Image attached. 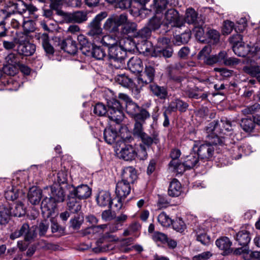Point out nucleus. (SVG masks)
<instances>
[{"instance_id":"1","label":"nucleus","mask_w":260,"mask_h":260,"mask_svg":"<svg viewBox=\"0 0 260 260\" xmlns=\"http://www.w3.org/2000/svg\"><path fill=\"white\" fill-rule=\"evenodd\" d=\"M118 98L121 103L125 105L126 113L134 120L145 121L150 117L149 113L146 109L133 102L127 95L119 93Z\"/></svg>"},{"instance_id":"2","label":"nucleus","mask_w":260,"mask_h":260,"mask_svg":"<svg viewBox=\"0 0 260 260\" xmlns=\"http://www.w3.org/2000/svg\"><path fill=\"white\" fill-rule=\"evenodd\" d=\"M107 16L105 12L98 14L88 25L87 35L92 41L93 44H98L100 39L103 35L102 28L101 27V21Z\"/></svg>"},{"instance_id":"3","label":"nucleus","mask_w":260,"mask_h":260,"mask_svg":"<svg viewBox=\"0 0 260 260\" xmlns=\"http://www.w3.org/2000/svg\"><path fill=\"white\" fill-rule=\"evenodd\" d=\"M107 105L109 107L108 118L117 124L120 123L124 118L122 110L123 103L117 99L112 98L107 101Z\"/></svg>"},{"instance_id":"4","label":"nucleus","mask_w":260,"mask_h":260,"mask_svg":"<svg viewBox=\"0 0 260 260\" xmlns=\"http://www.w3.org/2000/svg\"><path fill=\"white\" fill-rule=\"evenodd\" d=\"M15 43L18 44V53L22 55H32L36 51V46L28 41V37L24 34H20L15 38Z\"/></svg>"},{"instance_id":"5","label":"nucleus","mask_w":260,"mask_h":260,"mask_svg":"<svg viewBox=\"0 0 260 260\" xmlns=\"http://www.w3.org/2000/svg\"><path fill=\"white\" fill-rule=\"evenodd\" d=\"M169 43L170 40L167 38H159L156 46L151 53V55L154 57H170L172 55L173 50L168 47Z\"/></svg>"},{"instance_id":"6","label":"nucleus","mask_w":260,"mask_h":260,"mask_svg":"<svg viewBox=\"0 0 260 260\" xmlns=\"http://www.w3.org/2000/svg\"><path fill=\"white\" fill-rule=\"evenodd\" d=\"M66 189L68 190L69 194L79 201L88 198L91 194V189L87 185L82 184L76 187L73 184L68 185Z\"/></svg>"},{"instance_id":"7","label":"nucleus","mask_w":260,"mask_h":260,"mask_svg":"<svg viewBox=\"0 0 260 260\" xmlns=\"http://www.w3.org/2000/svg\"><path fill=\"white\" fill-rule=\"evenodd\" d=\"M125 44V47L123 48V46L121 44L116 45L115 46H111L109 48L108 56L110 59H113L114 61H117L122 63L126 55V51H131V48L127 46V43ZM121 42L120 44H121Z\"/></svg>"},{"instance_id":"8","label":"nucleus","mask_w":260,"mask_h":260,"mask_svg":"<svg viewBox=\"0 0 260 260\" xmlns=\"http://www.w3.org/2000/svg\"><path fill=\"white\" fill-rule=\"evenodd\" d=\"M255 53L254 55L252 56L249 59L246 61L245 63L246 65L243 67V70L244 72L253 77H257V76L260 74V66L258 65L254 64L257 60L260 59V56L258 54L259 50H257L256 48H255Z\"/></svg>"},{"instance_id":"9","label":"nucleus","mask_w":260,"mask_h":260,"mask_svg":"<svg viewBox=\"0 0 260 260\" xmlns=\"http://www.w3.org/2000/svg\"><path fill=\"white\" fill-rule=\"evenodd\" d=\"M155 69L154 63L148 62L145 64V69L144 73L140 74L137 78V81L140 86L151 83L154 78Z\"/></svg>"},{"instance_id":"10","label":"nucleus","mask_w":260,"mask_h":260,"mask_svg":"<svg viewBox=\"0 0 260 260\" xmlns=\"http://www.w3.org/2000/svg\"><path fill=\"white\" fill-rule=\"evenodd\" d=\"M194 152L197 151V155L201 159L210 160L213 156L214 148L211 143L203 144L199 146L194 144L192 148Z\"/></svg>"},{"instance_id":"11","label":"nucleus","mask_w":260,"mask_h":260,"mask_svg":"<svg viewBox=\"0 0 260 260\" xmlns=\"http://www.w3.org/2000/svg\"><path fill=\"white\" fill-rule=\"evenodd\" d=\"M15 180H13L12 184L8 186L5 191V197L7 200L14 201L18 198H23L25 192L22 189V185L15 186Z\"/></svg>"},{"instance_id":"12","label":"nucleus","mask_w":260,"mask_h":260,"mask_svg":"<svg viewBox=\"0 0 260 260\" xmlns=\"http://www.w3.org/2000/svg\"><path fill=\"white\" fill-rule=\"evenodd\" d=\"M22 236H24L26 241H30L34 239L36 234L35 230H31L27 223H24L19 230H16L10 235V239L14 240Z\"/></svg>"},{"instance_id":"13","label":"nucleus","mask_w":260,"mask_h":260,"mask_svg":"<svg viewBox=\"0 0 260 260\" xmlns=\"http://www.w3.org/2000/svg\"><path fill=\"white\" fill-rule=\"evenodd\" d=\"M165 19L166 24L171 27H181L184 24V21L174 9H170L165 13Z\"/></svg>"},{"instance_id":"14","label":"nucleus","mask_w":260,"mask_h":260,"mask_svg":"<svg viewBox=\"0 0 260 260\" xmlns=\"http://www.w3.org/2000/svg\"><path fill=\"white\" fill-rule=\"evenodd\" d=\"M119 152H117L118 157L124 160L131 161L137 156L136 148L132 145L122 143Z\"/></svg>"},{"instance_id":"15","label":"nucleus","mask_w":260,"mask_h":260,"mask_svg":"<svg viewBox=\"0 0 260 260\" xmlns=\"http://www.w3.org/2000/svg\"><path fill=\"white\" fill-rule=\"evenodd\" d=\"M151 31L149 27L145 26L139 30L135 36V39H137V42H140L143 47L144 50L142 51L143 53L150 52L147 47L148 43L147 41L151 36Z\"/></svg>"},{"instance_id":"16","label":"nucleus","mask_w":260,"mask_h":260,"mask_svg":"<svg viewBox=\"0 0 260 260\" xmlns=\"http://www.w3.org/2000/svg\"><path fill=\"white\" fill-rule=\"evenodd\" d=\"M56 203L52 197H46L43 199L41 203V209L42 213L44 218H49L54 212L56 208Z\"/></svg>"},{"instance_id":"17","label":"nucleus","mask_w":260,"mask_h":260,"mask_svg":"<svg viewBox=\"0 0 260 260\" xmlns=\"http://www.w3.org/2000/svg\"><path fill=\"white\" fill-rule=\"evenodd\" d=\"M233 50L235 54L239 56L244 57L247 56L246 58L241 60V62L244 63H245L247 59L251 58L254 55V53H255V52H251L252 49H250L248 45L245 46L243 43L233 45Z\"/></svg>"},{"instance_id":"18","label":"nucleus","mask_w":260,"mask_h":260,"mask_svg":"<svg viewBox=\"0 0 260 260\" xmlns=\"http://www.w3.org/2000/svg\"><path fill=\"white\" fill-rule=\"evenodd\" d=\"M215 245L219 250L223 251V255H228L233 251L231 247L232 242L227 237L222 236L218 238L215 241Z\"/></svg>"},{"instance_id":"19","label":"nucleus","mask_w":260,"mask_h":260,"mask_svg":"<svg viewBox=\"0 0 260 260\" xmlns=\"http://www.w3.org/2000/svg\"><path fill=\"white\" fill-rule=\"evenodd\" d=\"M87 20V13L77 11L73 13H66V23H81Z\"/></svg>"},{"instance_id":"20","label":"nucleus","mask_w":260,"mask_h":260,"mask_svg":"<svg viewBox=\"0 0 260 260\" xmlns=\"http://www.w3.org/2000/svg\"><path fill=\"white\" fill-rule=\"evenodd\" d=\"M82 52L86 56H91L97 60L103 59L106 55L105 51L100 46L92 45L91 50H89L86 46L82 47Z\"/></svg>"},{"instance_id":"21","label":"nucleus","mask_w":260,"mask_h":260,"mask_svg":"<svg viewBox=\"0 0 260 260\" xmlns=\"http://www.w3.org/2000/svg\"><path fill=\"white\" fill-rule=\"evenodd\" d=\"M97 204L102 207H111L113 204L111 198V194L109 191L101 190L99 191L96 197Z\"/></svg>"},{"instance_id":"22","label":"nucleus","mask_w":260,"mask_h":260,"mask_svg":"<svg viewBox=\"0 0 260 260\" xmlns=\"http://www.w3.org/2000/svg\"><path fill=\"white\" fill-rule=\"evenodd\" d=\"M131 191V183L120 180L116 186L115 194L117 198L125 199Z\"/></svg>"},{"instance_id":"23","label":"nucleus","mask_w":260,"mask_h":260,"mask_svg":"<svg viewBox=\"0 0 260 260\" xmlns=\"http://www.w3.org/2000/svg\"><path fill=\"white\" fill-rule=\"evenodd\" d=\"M137 178V172L134 167L131 166L126 167L123 169L121 180L133 184Z\"/></svg>"},{"instance_id":"24","label":"nucleus","mask_w":260,"mask_h":260,"mask_svg":"<svg viewBox=\"0 0 260 260\" xmlns=\"http://www.w3.org/2000/svg\"><path fill=\"white\" fill-rule=\"evenodd\" d=\"M67 209L71 213H78L81 209V205L80 201L68 193L66 199Z\"/></svg>"},{"instance_id":"25","label":"nucleus","mask_w":260,"mask_h":260,"mask_svg":"<svg viewBox=\"0 0 260 260\" xmlns=\"http://www.w3.org/2000/svg\"><path fill=\"white\" fill-rule=\"evenodd\" d=\"M209 125L210 127L208 128H211V131L214 133L218 132L219 127L221 126L223 128L221 129L222 131L224 129L229 132L232 129V126L231 122L228 120L226 118H222L219 122L214 121L210 123Z\"/></svg>"},{"instance_id":"26","label":"nucleus","mask_w":260,"mask_h":260,"mask_svg":"<svg viewBox=\"0 0 260 260\" xmlns=\"http://www.w3.org/2000/svg\"><path fill=\"white\" fill-rule=\"evenodd\" d=\"M27 197L32 205H38L42 197V191L39 188L33 186L29 189Z\"/></svg>"},{"instance_id":"27","label":"nucleus","mask_w":260,"mask_h":260,"mask_svg":"<svg viewBox=\"0 0 260 260\" xmlns=\"http://www.w3.org/2000/svg\"><path fill=\"white\" fill-rule=\"evenodd\" d=\"M139 138L141 139L142 143L144 146L150 147L152 144H157L159 142L158 134L157 132H153L150 136L144 133Z\"/></svg>"},{"instance_id":"28","label":"nucleus","mask_w":260,"mask_h":260,"mask_svg":"<svg viewBox=\"0 0 260 260\" xmlns=\"http://www.w3.org/2000/svg\"><path fill=\"white\" fill-rule=\"evenodd\" d=\"M168 194L172 197H177L182 192V186L177 179H173L170 183L168 188Z\"/></svg>"},{"instance_id":"29","label":"nucleus","mask_w":260,"mask_h":260,"mask_svg":"<svg viewBox=\"0 0 260 260\" xmlns=\"http://www.w3.org/2000/svg\"><path fill=\"white\" fill-rule=\"evenodd\" d=\"M127 64L128 68L132 73H140L143 70L142 61L137 56L132 57Z\"/></svg>"},{"instance_id":"30","label":"nucleus","mask_w":260,"mask_h":260,"mask_svg":"<svg viewBox=\"0 0 260 260\" xmlns=\"http://www.w3.org/2000/svg\"><path fill=\"white\" fill-rule=\"evenodd\" d=\"M169 169L176 174H182L187 169L184 162L181 163L178 159L172 160L169 164Z\"/></svg>"},{"instance_id":"31","label":"nucleus","mask_w":260,"mask_h":260,"mask_svg":"<svg viewBox=\"0 0 260 260\" xmlns=\"http://www.w3.org/2000/svg\"><path fill=\"white\" fill-rule=\"evenodd\" d=\"M256 121L252 118H242L241 120L240 126L246 133H252L256 126Z\"/></svg>"},{"instance_id":"32","label":"nucleus","mask_w":260,"mask_h":260,"mask_svg":"<svg viewBox=\"0 0 260 260\" xmlns=\"http://www.w3.org/2000/svg\"><path fill=\"white\" fill-rule=\"evenodd\" d=\"M118 133L116 129L112 127H107L104 132V138L106 143L112 144L116 141Z\"/></svg>"},{"instance_id":"33","label":"nucleus","mask_w":260,"mask_h":260,"mask_svg":"<svg viewBox=\"0 0 260 260\" xmlns=\"http://www.w3.org/2000/svg\"><path fill=\"white\" fill-rule=\"evenodd\" d=\"M150 88L153 94L160 99H165L168 96L167 88L156 84H151Z\"/></svg>"},{"instance_id":"34","label":"nucleus","mask_w":260,"mask_h":260,"mask_svg":"<svg viewBox=\"0 0 260 260\" xmlns=\"http://www.w3.org/2000/svg\"><path fill=\"white\" fill-rule=\"evenodd\" d=\"M190 30L187 29L181 34L174 36L173 42L175 45L180 46L181 44L187 43L190 40Z\"/></svg>"},{"instance_id":"35","label":"nucleus","mask_w":260,"mask_h":260,"mask_svg":"<svg viewBox=\"0 0 260 260\" xmlns=\"http://www.w3.org/2000/svg\"><path fill=\"white\" fill-rule=\"evenodd\" d=\"M199 157L194 152L191 153L184 158V165L187 169H190L195 167L199 162Z\"/></svg>"},{"instance_id":"36","label":"nucleus","mask_w":260,"mask_h":260,"mask_svg":"<svg viewBox=\"0 0 260 260\" xmlns=\"http://www.w3.org/2000/svg\"><path fill=\"white\" fill-rule=\"evenodd\" d=\"M250 240L249 233L246 230L240 231L237 234L236 240L241 246H245L247 245Z\"/></svg>"},{"instance_id":"37","label":"nucleus","mask_w":260,"mask_h":260,"mask_svg":"<svg viewBox=\"0 0 260 260\" xmlns=\"http://www.w3.org/2000/svg\"><path fill=\"white\" fill-rule=\"evenodd\" d=\"M186 21L188 23L196 25L202 19L198 17V14L192 8H188L186 12Z\"/></svg>"},{"instance_id":"38","label":"nucleus","mask_w":260,"mask_h":260,"mask_svg":"<svg viewBox=\"0 0 260 260\" xmlns=\"http://www.w3.org/2000/svg\"><path fill=\"white\" fill-rule=\"evenodd\" d=\"M17 4L10 1L5 3L4 7L0 11H2L7 18L17 12Z\"/></svg>"},{"instance_id":"39","label":"nucleus","mask_w":260,"mask_h":260,"mask_svg":"<svg viewBox=\"0 0 260 260\" xmlns=\"http://www.w3.org/2000/svg\"><path fill=\"white\" fill-rule=\"evenodd\" d=\"M43 47L48 55H52L54 53V50L52 46L49 43L48 35L47 34H43L41 37Z\"/></svg>"},{"instance_id":"40","label":"nucleus","mask_w":260,"mask_h":260,"mask_svg":"<svg viewBox=\"0 0 260 260\" xmlns=\"http://www.w3.org/2000/svg\"><path fill=\"white\" fill-rule=\"evenodd\" d=\"M98 44H102L109 48L111 46H115V45H117V41L115 37L111 35L104 36L103 35L100 39Z\"/></svg>"},{"instance_id":"41","label":"nucleus","mask_w":260,"mask_h":260,"mask_svg":"<svg viewBox=\"0 0 260 260\" xmlns=\"http://www.w3.org/2000/svg\"><path fill=\"white\" fill-rule=\"evenodd\" d=\"M170 80L181 90L182 88H184L188 83V80L187 78L179 75L171 76Z\"/></svg>"},{"instance_id":"42","label":"nucleus","mask_w":260,"mask_h":260,"mask_svg":"<svg viewBox=\"0 0 260 260\" xmlns=\"http://www.w3.org/2000/svg\"><path fill=\"white\" fill-rule=\"evenodd\" d=\"M11 216L21 217L25 214V211L23 209V204L21 202L15 204L14 207H10L9 209Z\"/></svg>"},{"instance_id":"43","label":"nucleus","mask_w":260,"mask_h":260,"mask_svg":"<svg viewBox=\"0 0 260 260\" xmlns=\"http://www.w3.org/2000/svg\"><path fill=\"white\" fill-rule=\"evenodd\" d=\"M204 24V21L202 19L200 20V22L196 25H194V28L192 29L193 32L197 39L201 41H204L203 39L204 34V30L203 28V25Z\"/></svg>"},{"instance_id":"44","label":"nucleus","mask_w":260,"mask_h":260,"mask_svg":"<svg viewBox=\"0 0 260 260\" xmlns=\"http://www.w3.org/2000/svg\"><path fill=\"white\" fill-rule=\"evenodd\" d=\"M115 80L118 84L125 87L132 86L133 83V80L124 74L117 75Z\"/></svg>"},{"instance_id":"45","label":"nucleus","mask_w":260,"mask_h":260,"mask_svg":"<svg viewBox=\"0 0 260 260\" xmlns=\"http://www.w3.org/2000/svg\"><path fill=\"white\" fill-rule=\"evenodd\" d=\"M64 1L65 0H50L51 7L56 10V14L59 16H65V13L61 10L64 3Z\"/></svg>"},{"instance_id":"46","label":"nucleus","mask_w":260,"mask_h":260,"mask_svg":"<svg viewBox=\"0 0 260 260\" xmlns=\"http://www.w3.org/2000/svg\"><path fill=\"white\" fill-rule=\"evenodd\" d=\"M109 108L107 109L105 105L102 103H99L95 104L93 108V113L99 116H108Z\"/></svg>"},{"instance_id":"47","label":"nucleus","mask_w":260,"mask_h":260,"mask_svg":"<svg viewBox=\"0 0 260 260\" xmlns=\"http://www.w3.org/2000/svg\"><path fill=\"white\" fill-rule=\"evenodd\" d=\"M157 221L164 227H169L172 223V219L164 212L158 215Z\"/></svg>"},{"instance_id":"48","label":"nucleus","mask_w":260,"mask_h":260,"mask_svg":"<svg viewBox=\"0 0 260 260\" xmlns=\"http://www.w3.org/2000/svg\"><path fill=\"white\" fill-rule=\"evenodd\" d=\"M84 221V217L82 214H79L71 219L70 220V226L74 230H78Z\"/></svg>"},{"instance_id":"49","label":"nucleus","mask_w":260,"mask_h":260,"mask_svg":"<svg viewBox=\"0 0 260 260\" xmlns=\"http://www.w3.org/2000/svg\"><path fill=\"white\" fill-rule=\"evenodd\" d=\"M117 25L114 17L109 18L104 25V28L110 32H115L117 30Z\"/></svg>"},{"instance_id":"50","label":"nucleus","mask_w":260,"mask_h":260,"mask_svg":"<svg viewBox=\"0 0 260 260\" xmlns=\"http://www.w3.org/2000/svg\"><path fill=\"white\" fill-rule=\"evenodd\" d=\"M135 121L133 134L134 136L139 138L145 133L143 130V125L145 121H142L141 120H135Z\"/></svg>"},{"instance_id":"51","label":"nucleus","mask_w":260,"mask_h":260,"mask_svg":"<svg viewBox=\"0 0 260 260\" xmlns=\"http://www.w3.org/2000/svg\"><path fill=\"white\" fill-rule=\"evenodd\" d=\"M137 26L136 23L127 22L122 26L121 32L123 35H128L133 33L136 30Z\"/></svg>"},{"instance_id":"52","label":"nucleus","mask_w":260,"mask_h":260,"mask_svg":"<svg viewBox=\"0 0 260 260\" xmlns=\"http://www.w3.org/2000/svg\"><path fill=\"white\" fill-rule=\"evenodd\" d=\"M173 228L178 232L182 233L186 229V225L181 218H177L175 220H172Z\"/></svg>"},{"instance_id":"53","label":"nucleus","mask_w":260,"mask_h":260,"mask_svg":"<svg viewBox=\"0 0 260 260\" xmlns=\"http://www.w3.org/2000/svg\"><path fill=\"white\" fill-rule=\"evenodd\" d=\"M198 90L199 88L198 87L194 88H189L187 84H186L184 88H182V91H183L189 98L195 99H199V94L197 93Z\"/></svg>"},{"instance_id":"54","label":"nucleus","mask_w":260,"mask_h":260,"mask_svg":"<svg viewBox=\"0 0 260 260\" xmlns=\"http://www.w3.org/2000/svg\"><path fill=\"white\" fill-rule=\"evenodd\" d=\"M66 41V52L70 54H75L78 49L76 41L70 39H68Z\"/></svg>"},{"instance_id":"55","label":"nucleus","mask_w":260,"mask_h":260,"mask_svg":"<svg viewBox=\"0 0 260 260\" xmlns=\"http://www.w3.org/2000/svg\"><path fill=\"white\" fill-rule=\"evenodd\" d=\"M162 24L161 18L157 16L153 17L148 23V27L151 30L158 29Z\"/></svg>"},{"instance_id":"56","label":"nucleus","mask_w":260,"mask_h":260,"mask_svg":"<svg viewBox=\"0 0 260 260\" xmlns=\"http://www.w3.org/2000/svg\"><path fill=\"white\" fill-rule=\"evenodd\" d=\"M197 241L200 242L203 245H208L210 243V238L205 232L198 230L196 232Z\"/></svg>"},{"instance_id":"57","label":"nucleus","mask_w":260,"mask_h":260,"mask_svg":"<svg viewBox=\"0 0 260 260\" xmlns=\"http://www.w3.org/2000/svg\"><path fill=\"white\" fill-rule=\"evenodd\" d=\"M22 26L25 32H32L35 30L34 21L30 19L25 20L24 17H23Z\"/></svg>"},{"instance_id":"58","label":"nucleus","mask_w":260,"mask_h":260,"mask_svg":"<svg viewBox=\"0 0 260 260\" xmlns=\"http://www.w3.org/2000/svg\"><path fill=\"white\" fill-rule=\"evenodd\" d=\"M152 238L156 243H165L167 241V235L159 232H154L152 235Z\"/></svg>"},{"instance_id":"59","label":"nucleus","mask_w":260,"mask_h":260,"mask_svg":"<svg viewBox=\"0 0 260 260\" xmlns=\"http://www.w3.org/2000/svg\"><path fill=\"white\" fill-rule=\"evenodd\" d=\"M128 41H129V42H128V43H127V46L131 48V50H134L135 48L138 49H141L142 50V51L144 50L143 47L141 46V43L139 42H136L137 39H135L134 40L128 38L124 40L123 48L125 47V44Z\"/></svg>"},{"instance_id":"60","label":"nucleus","mask_w":260,"mask_h":260,"mask_svg":"<svg viewBox=\"0 0 260 260\" xmlns=\"http://www.w3.org/2000/svg\"><path fill=\"white\" fill-rule=\"evenodd\" d=\"M23 16L20 13H18L17 14L15 15L11 22V25L12 27L14 28H17L21 26L23 21Z\"/></svg>"},{"instance_id":"61","label":"nucleus","mask_w":260,"mask_h":260,"mask_svg":"<svg viewBox=\"0 0 260 260\" xmlns=\"http://www.w3.org/2000/svg\"><path fill=\"white\" fill-rule=\"evenodd\" d=\"M9 209L4 208L0 210V224H5L8 222L10 216Z\"/></svg>"},{"instance_id":"62","label":"nucleus","mask_w":260,"mask_h":260,"mask_svg":"<svg viewBox=\"0 0 260 260\" xmlns=\"http://www.w3.org/2000/svg\"><path fill=\"white\" fill-rule=\"evenodd\" d=\"M211 50V46H205L199 53L198 58L200 60H205V59L210 55Z\"/></svg>"},{"instance_id":"63","label":"nucleus","mask_w":260,"mask_h":260,"mask_svg":"<svg viewBox=\"0 0 260 260\" xmlns=\"http://www.w3.org/2000/svg\"><path fill=\"white\" fill-rule=\"evenodd\" d=\"M167 0H154L153 4L157 13H160L165 10L167 5Z\"/></svg>"},{"instance_id":"64","label":"nucleus","mask_w":260,"mask_h":260,"mask_svg":"<svg viewBox=\"0 0 260 260\" xmlns=\"http://www.w3.org/2000/svg\"><path fill=\"white\" fill-rule=\"evenodd\" d=\"M234 23L230 20L224 21L222 27V32L224 35L230 34L233 29L235 28Z\"/></svg>"}]
</instances>
